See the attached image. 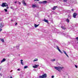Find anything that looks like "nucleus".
Segmentation results:
<instances>
[{
	"instance_id": "393cba45",
	"label": "nucleus",
	"mask_w": 78,
	"mask_h": 78,
	"mask_svg": "<svg viewBox=\"0 0 78 78\" xmlns=\"http://www.w3.org/2000/svg\"><path fill=\"white\" fill-rule=\"evenodd\" d=\"M16 48H17V49H19V46H17Z\"/></svg>"
},
{
	"instance_id": "0eeeda50",
	"label": "nucleus",
	"mask_w": 78,
	"mask_h": 78,
	"mask_svg": "<svg viewBox=\"0 0 78 78\" xmlns=\"http://www.w3.org/2000/svg\"><path fill=\"white\" fill-rule=\"evenodd\" d=\"M3 27V23H1L0 24V28H2Z\"/></svg>"
},
{
	"instance_id": "6ab92c4d",
	"label": "nucleus",
	"mask_w": 78,
	"mask_h": 78,
	"mask_svg": "<svg viewBox=\"0 0 78 78\" xmlns=\"http://www.w3.org/2000/svg\"><path fill=\"white\" fill-rule=\"evenodd\" d=\"M66 22H67L68 23H69V19H67L66 20Z\"/></svg>"
},
{
	"instance_id": "58836bf2",
	"label": "nucleus",
	"mask_w": 78,
	"mask_h": 78,
	"mask_svg": "<svg viewBox=\"0 0 78 78\" xmlns=\"http://www.w3.org/2000/svg\"><path fill=\"white\" fill-rule=\"evenodd\" d=\"M71 10L72 11H73V9H72Z\"/></svg>"
},
{
	"instance_id": "b1692460",
	"label": "nucleus",
	"mask_w": 78,
	"mask_h": 78,
	"mask_svg": "<svg viewBox=\"0 0 78 78\" xmlns=\"http://www.w3.org/2000/svg\"><path fill=\"white\" fill-rule=\"evenodd\" d=\"M4 10H5V12H7V11H8V10H7V9H4Z\"/></svg>"
},
{
	"instance_id": "a211bd4d",
	"label": "nucleus",
	"mask_w": 78,
	"mask_h": 78,
	"mask_svg": "<svg viewBox=\"0 0 78 78\" xmlns=\"http://www.w3.org/2000/svg\"><path fill=\"white\" fill-rule=\"evenodd\" d=\"M42 3L44 4V3H47V1H44L42 2Z\"/></svg>"
},
{
	"instance_id": "72a5a7b5",
	"label": "nucleus",
	"mask_w": 78,
	"mask_h": 78,
	"mask_svg": "<svg viewBox=\"0 0 78 78\" xmlns=\"http://www.w3.org/2000/svg\"><path fill=\"white\" fill-rule=\"evenodd\" d=\"M17 23H16L15 24V25H17Z\"/></svg>"
},
{
	"instance_id": "cd10ccee",
	"label": "nucleus",
	"mask_w": 78,
	"mask_h": 78,
	"mask_svg": "<svg viewBox=\"0 0 78 78\" xmlns=\"http://www.w3.org/2000/svg\"><path fill=\"white\" fill-rule=\"evenodd\" d=\"M76 40H77L78 41V37H76Z\"/></svg>"
},
{
	"instance_id": "f3484780",
	"label": "nucleus",
	"mask_w": 78,
	"mask_h": 78,
	"mask_svg": "<svg viewBox=\"0 0 78 78\" xmlns=\"http://www.w3.org/2000/svg\"><path fill=\"white\" fill-rule=\"evenodd\" d=\"M20 61H21V64L22 65H23L24 64L23 62H22V61H23V60H21Z\"/></svg>"
},
{
	"instance_id": "423d86ee",
	"label": "nucleus",
	"mask_w": 78,
	"mask_h": 78,
	"mask_svg": "<svg viewBox=\"0 0 78 78\" xmlns=\"http://www.w3.org/2000/svg\"><path fill=\"white\" fill-rule=\"evenodd\" d=\"M24 6H26L27 5V3L25 2V1L23 0L22 2Z\"/></svg>"
},
{
	"instance_id": "7c9ffc66",
	"label": "nucleus",
	"mask_w": 78,
	"mask_h": 78,
	"mask_svg": "<svg viewBox=\"0 0 78 78\" xmlns=\"http://www.w3.org/2000/svg\"><path fill=\"white\" fill-rule=\"evenodd\" d=\"M54 78V76H51V78Z\"/></svg>"
},
{
	"instance_id": "a878e982",
	"label": "nucleus",
	"mask_w": 78,
	"mask_h": 78,
	"mask_svg": "<svg viewBox=\"0 0 78 78\" xmlns=\"http://www.w3.org/2000/svg\"><path fill=\"white\" fill-rule=\"evenodd\" d=\"M39 3H40V4H41V3H42V2H39Z\"/></svg>"
},
{
	"instance_id": "4be33fe9",
	"label": "nucleus",
	"mask_w": 78,
	"mask_h": 78,
	"mask_svg": "<svg viewBox=\"0 0 78 78\" xmlns=\"http://www.w3.org/2000/svg\"><path fill=\"white\" fill-rule=\"evenodd\" d=\"M27 68H28V66H24V69H27Z\"/></svg>"
},
{
	"instance_id": "4c0bfd02",
	"label": "nucleus",
	"mask_w": 78,
	"mask_h": 78,
	"mask_svg": "<svg viewBox=\"0 0 78 78\" xmlns=\"http://www.w3.org/2000/svg\"><path fill=\"white\" fill-rule=\"evenodd\" d=\"M11 21L12 22H13V20H11Z\"/></svg>"
},
{
	"instance_id": "ddd939ff",
	"label": "nucleus",
	"mask_w": 78,
	"mask_h": 78,
	"mask_svg": "<svg viewBox=\"0 0 78 78\" xmlns=\"http://www.w3.org/2000/svg\"><path fill=\"white\" fill-rule=\"evenodd\" d=\"M39 24L37 25L36 24H34V27L35 28L37 27H38V26H39Z\"/></svg>"
},
{
	"instance_id": "f03ea898",
	"label": "nucleus",
	"mask_w": 78,
	"mask_h": 78,
	"mask_svg": "<svg viewBox=\"0 0 78 78\" xmlns=\"http://www.w3.org/2000/svg\"><path fill=\"white\" fill-rule=\"evenodd\" d=\"M2 7H5V6H8V5L5 2L4 3H2Z\"/></svg>"
},
{
	"instance_id": "ea45409f",
	"label": "nucleus",
	"mask_w": 78,
	"mask_h": 78,
	"mask_svg": "<svg viewBox=\"0 0 78 78\" xmlns=\"http://www.w3.org/2000/svg\"><path fill=\"white\" fill-rule=\"evenodd\" d=\"M36 0L37 1H39V0H35V1H36Z\"/></svg>"
},
{
	"instance_id": "bb28decb",
	"label": "nucleus",
	"mask_w": 78,
	"mask_h": 78,
	"mask_svg": "<svg viewBox=\"0 0 78 78\" xmlns=\"http://www.w3.org/2000/svg\"><path fill=\"white\" fill-rule=\"evenodd\" d=\"M17 70H18V71H20V69H17Z\"/></svg>"
},
{
	"instance_id": "f257e3e1",
	"label": "nucleus",
	"mask_w": 78,
	"mask_h": 78,
	"mask_svg": "<svg viewBox=\"0 0 78 78\" xmlns=\"http://www.w3.org/2000/svg\"><path fill=\"white\" fill-rule=\"evenodd\" d=\"M63 67H61V66H58V67H55V69H56L57 70H58V72H61V70H62V69H63Z\"/></svg>"
},
{
	"instance_id": "79ce46f5",
	"label": "nucleus",
	"mask_w": 78,
	"mask_h": 78,
	"mask_svg": "<svg viewBox=\"0 0 78 78\" xmlns=\"http://www.w3.org/2000/svg\"><path fill=\"white\" fill-rule=\"evenodd\" d=\"M39 69H40V68H39Z\"/></svg>"
},
{
	"instance_id": "2eb2a0df",
	"label": "nucleus",
	"mask_w": 78,
	"mask_h": 78,
	"mask_svg": "<svg viewBox=\"0 0 78 78\" xmlns=\"http://www.w3.org/2000/svg\"><path fill=\"white\" fill-rule=\"evenodd\" d=\"M57 8V6H56L55 7H54L52 9L53 10H55L56 9V8Z\"/></svg>"
},
{
	"instance_id": "6e6552de",
	"label": "nucleus",
	"mask_w": 78,
	"mask_h": 78,
	"mask_svg": "<svg viewBox=\"0 0 78 78\" xmlns=\"http://www.w3.org/2000/svg\"><path fill=\"white\" fill-rule=\"evenodd\" d=\"M37 67H39V64H37V65H35L34 66H33L34 68H37Z\"/></svg>"
},
{
	"instance_id": "aec40b11",
	"label": "nucleus",
	"mask_w": 78,
	"mask_h": 78,
	"mask_svg": "<svg viewBox=\"0 0 78 78\" xmlns=\"http://www.w3.org/2000/svg\"><path fill=\"white\" fill-rule=\"evenodd\" d=\"M38 61V59H37V58H35L33 61Z\"/></svg>"
},
{
	"instance_id": "7ed1b4c3",
	"label": "nucleus",
	"mask_w": 78,
	"mask_h": 78,
	"mask_svg": "<svg viewBox=\"0 0 78 78\" xmlns=\"http://www.w3.org/2000/svg\"><path fill=\"white\" fill-rule=\"evenodd\" d=\"M56 48H57V49L59 51V52H60L61 53V54L62 53V51H61V50L59 48V47H58V46H56Z\"/></svg>"
},
{
	"instance_id": "412c9836",
	"label": "nucleus",
	"mask_w": 78,
	"mask_h": 78,
	"mask_svg": "<svg viewBox=\"0 0 78 78\" xmlns=\"http://www.w3.org/2000/svg\"><path fill=\"white\" fill-rule=\"evenodd\" d=\"M55 61V59L51 60V61H52V62H53V61Z\"/></svg>"
},
{
	"instance_id": "37998d69",
	"label": "nucleus",
	"mask_w": 78,
	"mask_h": 78,
	"mask_svg": "<svg viewBox=\"0 0 78 78\" xmlns=\"http://www.w3.org/2000/svg\"><path fill=\"white\" fill-rule=\"evenodd\" d=\"M77 43H78V42H77Z\"/></svg>"
},
{
	"instance_id": "9d476101",
	"label": "nucleus",
	"mask_w": 78,
	"mask_h": 78,
	"mask_svg": "<svg viewBox=\"0 0 78 78\" xmlns=\"http://www.w3.org/2000/svg\"><path fill=\"white\" fill-rule=\"evenodd\" d=\"M5 61H6V59H5V58H4L1 61V63H2V62H5Z\"/></svg>"
},
{
	"instance_id": "e433bc0d",
	"label": "nucleus",
	"mask_w": 78,
	"mask_h": 78,
	"mask_svg": "<svg viewBox=\"0 0 78 78\" xmlns=\"http://www.w3.org/2000/svg\"><path fill=\"white\" fill-rule=\"evenodd\" d=\"M0 75H1V76H2V74H0Z\"/></svg>"
},
{
	"instance_id": "39448f33",
	"label": "nucleus",
	"mask_w": 78,
	"mask_h": 78,
	"mask_svg": "<svg viewBox=\"0 0 78 78\" xmlns=\"http://www.w3.org/2000/svg\"><path fill=\"white\" fill-rule=\"evenodd\" d=\"M32 6L33 8H37V5L35 4H33L32 5Z\"/></svg>"
},
{
	"instance_id": "f704fd0d",
	"label": "nucleus",
	"mask_w": 78,
	"mask_h": 78,
	"mask_svg": "<svg viewBox=\"0 0 78 78\" xmlns=\"http://www.w3.org/2000/svg\"><path fill=\"white\" fill-rule=\"evenodd\" d=\"M15 3H17V1H15Z\"/></svg>"
},
{
	"instance_id": "473e14b6",
	"label": "nucleus",
	"mask_w": 78,
	"mask_h": 78,
	"mask_svg": "<svg viewBox=\"0 0 78 78\" xmlns=\"http://www.w3.org/2000/svg\"><path fill=\"white\" fill-rule=\"evenodd\" d=\"M11 9H12V7H10Z\"/></svg>"
},
{
	"instance_id": "20e7f679",
	"label": "nucleus",
	"mask_w": 78,
	"mask_h": 78,
	"mask_svg": "<svg viewBox=\"0 0 78 78\" xmlns=\"http://www.w3.org/2000/svg\"><path fill=\"white\" fill-rule=\"evenodd\" d=\"M77 15L78 14L76 13H74L73 14V17H74V18H76V17Z\"/></svg>"
},
{
	"instance_id": "4468645a",
	"label": "nucleus",
	"mask_w": 78,
	"mask_h": 78,
	"mask_svg": "<svg viewBox=\"0 0 78 78\" xmlns=\"http://www.w3.org/2000/svg\"><path fill=\"white\" fill-rule=\"evenodd\" d=\"M43 21H44V22H46L47 23H48V21L47 20H46L45 19Z\"/></svg>"
},
{
	"instance_id": "c85d7f7f",
	"label": "nucleus",
	"mask_w": 78,
	"mask_h": 78,
	"mask_svg": "<svg viewBox=\"0 0 78 78\" xmlns=\"http://www.w3.org/2000/svg\"><path fill=\"white\" fill-rule=\"evenodd\" d=\"M75 67L76 68H78V66H77L76 65H75Z\"/></svg>"
},
{
	"instance_id": "dca6fc26",
	"label": "nucleus",
	"mask_w": 78,
	"mask_h": 78,
	"mask_svg": "<svg viewBox=\"0 0 78 78\" xmlns=\"http://www.w3.org/2000/svg\"><path fill=\"white\" fill-rule=\"evenodd\" d=\"M64 36H66V37H69V35H68L66 34H64Z\"/></svg>"
},
{
	"instance_id": "f8f14e48",
	"label": "nucleus",
	"mask_w": 78,
	"mask_h": 78,
	"mask_svg": "<svg viewBox=\"0 0 78 78\" xmlns=\"http://www.w3.org/2000/svg\"><path fill=\"white\" fill-rule=\"evenodd\" d=\"M63 52L64 53V54H65L67 56V57H69V55H68L67 54V53L66 52V51H63Z\"/></svg>"
},
{
	"instance_id": "a19ab883",
	"label": "nucleus",
	"mask_w": 78,
	"mask_h": 78,
	"mask_svg": "<svg viewBox=\"0 0 78 78\" xmlns=\"http://www.w3.org/2000/svg\"><path fill=\"white\" fill-rule=\"evenodd\" d=\"M10 78H12V76L10 77Z\"/></svg>"
},
{
	"instance_id": "c756f323",
	"label": "nucleus",
	"mask_w": 78,
	"mask_h": 78,
	"mask_svg": "<svg viewBox=\"0 0 78 78\" xmlns=\"http://www.w3.org/2000/svg\"><path fill=\"white\" fill-rule=\"evenodd\" d=\"M19 4V5H20V4H21V2H18Z\"/></svg>"
},
{
	"instance_id": "2f4dec72",
	"label": "nucleus",
	"mask_w": 78,
	"mask_h": 78,
	"mask_svg": "<svg viewBox=\"0 0 78 78\" xmlns=\"http://www.w3.org/2000/svg\"><path fill=\"white\" fill-rule=\"evenodd\" d=\"M2 31V29H0V31Z\"/></svg>"
},
{
	"instance_id": "c9c22d12",
	"label": "nucleus",
	"mask_w": 78,
	"mask_h": 78,
	"mask_svg": "<svg viewBox=\"0 0 78 78\" xmlns=\"http://www.w3.org/2000/svg\"><path fill=\"white\" fill-rule=\"evenodd\" d=\"M8 8H9V7H6V9H8Z\"/></svg>"
},
{
	"instance_id": "9b49d317",
	"label": "nucleus",
	"mask_w": 78,
	"mask_h": 78,
	"mask_svg": "<svg viewBox=\"0 0 78 78\" xmlns=\"http://www.w3.org/2000/svg\"><path fill=\"white\" fill-rule=\"evenodd\" d=\"M0 40L2 42H5V41H4V39L3 38H0Z\"/></svg>"
},
{
	"instance_id": "1a4fd4ad",
	"label": "nucleus",
	"mask_w": 78,
	"mask_h": 78,
	"mask_svg": "<svg viewBox=\"0 0 78 78\" xmlns=\"http://www.w3.org/2000/svg\"><path fill=\"white\" fill-rule=\"evenodd\" d=\"M61 28H62L63 30H66V28L65 26H62Z\"/></svg>"
},
{
	"instance_id": "5701e85b",
	"label": "nucleus",
	"mask_w": 78,
	"mask_h": 78,
	"mask_svg": "<svg viewBox=\"0 0 78 78\" xmlns=\"http://www.w3.org/2000/svg\"><path fill=\"white\" fill-rule=\"evenodd\" d=\"M68 0H63L64 2H67V1Z\"/></svg>"
}]
</instances>
